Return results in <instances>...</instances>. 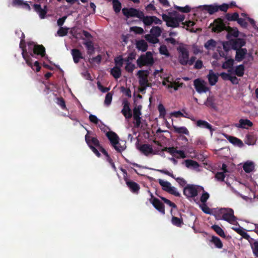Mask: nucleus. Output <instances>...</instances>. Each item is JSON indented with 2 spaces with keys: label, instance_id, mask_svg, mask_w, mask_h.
<instances>
[{
  "label": "nucleus",
  "instance_id": "1",
  "mask_svg": "<svg viewBox=\"0 0 258 258\" xmlns=\"http://www.w3.org/2000/svg\"><path fill=\"white\" fill-rule=\"evenodd\" d=\"M154 63L152 53L147 51L145 54H142L137 59L138 66L141 68L143 66H151Z\"/></svg>",
  "mask_w": 258,
  "mask_h": 258
},
{
  "label": "nucleus",
  "instance_id": "2",
  "mask_svg": "<svg viewBox=\"0 0 258 258\" xmlns=\"http://www.w3.org/2000/svg\"><path fill=\"white\" fill-rule=\"evenodd\" d=\"M202 190H203V187L201 186L188 184L184 187L183 192L187 198H191L197 197Z\"/></svg>",
  "mask_w": 258,
  "mask_h": 258
},
{
  "label": "nucleus",
  "instance_id": "3",
  "mask_svg": "<svg viewBox=\"0 0 258 258\" xmlns=\"http://www.w3.org/2000/svg\"><path fill=\"white\" fill-rule=\"evenodd\" d=\"M200 7L202 8V10L207 11L210 15H213L219 10L224 12H227L229 6L226 4H223L220 6L215 4L214 5H204Z\"/></svg>",
  "mask_w": 258,
  "mask_h": 258
},
{
  "label": "nucleus",
  "instance_id": "4",
  "mask_svg": "<svg viewBox=\"0 0 258 258\" xmlns=\"http://www.w3.org/2000/svg\"><path fill=\"white\" fill-rule=\"evenodd\" d=\"M106 136L109 140L112 146L115 149V150L117 152L121 153L125 149L124 146H120V148L117 146V145L119 144V139L118 136L115 133L112 131L108 132L106 133Z\"/></svg>",
  "mask_w": 258,
  "mask_h": 258
},
{
  "label": "nucleus",
  "instance_id": "5",
  "mask_svg": "<svg viewBox=\"0 0 258 258\" xmlns=\"http://www.w3.org/2000/svg\"><path fill=\"white\" fill-rule=\"evenodd\" d=\"M140 18L139 19L141 20L144 23L145 26H150L153 23L155 24L161 25L162 23L161 20L155 16H146L144 15V13L142 12L141 13Z\"/></svg>",
  "mask_w": 258,
  "mask_h": 258
},
{
  "label": "nucleus",
  "instance_id": "6",
  "mask_svg": "<svg viewBox=\"0 0 258 258\" xmlns=\"http://www.w3.org/2000/svg\"><path fill=\"white\" fill-rule=\"evenodd\" d=\"M220 213L222 214V219L230 223H232L236 220V218L234 215V211L232 209H221Z\"/></svg>",
  "mask_w": 258,
  "mask_h": 258
},
{
  "label": "nucleus",
  "instance_id": "7",
  "mask_svg": "<svg viewBox=\"0 0 258 258\" xmlns=\"http://www.w3.org/2000/svg\"><path fill=\"white\" fill-rule=\"evenodd\" d=\"M177 50L179 52V62L182 66H186L188 63V59H189L188 49L184 46H179Z\"/></svg>",
  "mask_w": 258,
  "mask_h": 258
},
{
  "label": "nucleus",
  "instance_id": "8",
  "mask_svg": "<svg viewBox=\"0 0 258 258\" xmlns=\"http://www.w3.org/2000/svg\"><path fill=\"white\" fill-rule=\"evenodd\" d=\"M172 12L168 13V15L166 14H163L162 15V19L166 22V25L167 27L172 28H177L179 27V24L175 18V17H172Z\"/></svg>",
  "mask_w": 258,
  "mask_h": 258
},
{
  "label": "nucleus",
  "instance_id": "9",
  "mask_svg": "<svg viewBox=\"0 0 258 258\" xmlns=\"http://www.w3.org/2000/svg\"><path fill=\"white\" fill-rule=\"evenodd\" d=\"M149 75V71L148 70H140L137 73L139 80V84L141 86L151 87V85L148 82V77Z\"/></svg>",
  "mask_w": 258,
  "mask_h": 258
},
{
  "label": "nucleus",
  "instance_id": "10",
  "mask_svg": "<svg viewBox=\"0 0 258 258\" xmlns=\"http://www.w3.org/2000/svg\"><path fill=\"white\" fill-rule=\"evenodd\" d=\"M148 192L150 193L151 196V198L149 199L150 202L153 205L154 207L157 210H158L162 214L164 215L165 211L164 204L158 199L154 197L153 194L149 190Z\"/></svg>",
  "mask_w": 258,
  "mask_h": 258
},
{
  "label": "nucleus",
  "instance_id": "11",
  "mask_svg": "<svg viewBox=\"0 0 258 258\" xmlns=\"http://www.w3.org/2000/svg\"><path fill=\"white\" fill-rule=\"evenodd\" d=\"M142 12V11L133 8H124L122 9L123 15L126 18L137 17L139 19Z\"/></svg>",
  "mask_w": 258,
  "mask_h": 258
},
{
  "label": "nucleus",
  "instance_id": "12",
  "mask_svg": "<svg viewBox=\"0 0 258 258\" xmlns=\"http://www.w3.org/2000/svg\"><path fill=\"white\" fill-rule=\"evenodd\" d=\"M194 85L199 93H205L209 90V88L206 86V82L200 79L195 80Z\"/></svg>",
  "mask_w": 258,
  "mask_h": 258
},
{
  "label": "nucleus",
  "instance_id": "13",
  "mask_svg": "<svg viewBox=\"0 0 258 258\" xmlns=\"http://www.w3.org/2000/svg\"><path fill=\"white\" fill-rule=\"evenodd\" d=\"M130 103L126 99L123 100V108L121 111V113L126 119H130L133 116L132 111L130 107Z\"/></svg>",
  "mask_w": 258,
  "mask_h": 258
},
{
  "label": "nucleus",
  "instance_id": "14",
  "mask_svg": "<svg viewBox=\"0 0 258 258\" xmlns=\"http://www.w3.org/2000/svg\"><path fill=\"white\" fill-rule=\"evenodd\" d=\"M227 27V26L224 23L223 20L218 18L214 21L212 30L214 32L219 33L224 30L226 31Z\"/></svg>",
  "mask_w": 258,
  "mask_h": 258
},
{
  "label": "nucleus",
  "instance_id": "15",
  "mask_svg": "<svg viewBox=\"0 0 258 258\" xmlns=\"http://www.w3.org/2000/svg\"><path fill=\"white\" fill-rule=\"evenodd\" d=\"M34 10L38 14L41 19H44L46 17V15L48 11L47 5H45L42 8L40 4H35L33 6Z\"/></svg>",
  "mask_w": 258,
  "mask_h": 258
},
{
  "label": "nucleus",
  "instance_id": "16",
  "mask_svg": "<svg viewBox=\"0 0 258 258\" xmlns=\"http://www.w3.org/2000/svg\"><path fill=\"white\" fill-rule=\"evenodd\" d=\"M157 171L161 173L168 175L171 177L172 178L175 179V180L179 183V184L182 187L185 186V185L186 184V181L184 178L182 177L175 178V177L174 176L172 173L170 172L169 171L166 169L157 170Z\"/></svg>",
  "mask_w": 258,
  "mask_h": 258
},
{
  "label": "nucleus",
  "instance_id": "17",
  "mask_svg": "<svg viewBox=\"0 0 258 258\" xmlns=\"http://www.w3.org/2000/svg\"><path fill=\"white\" fill-rule=\"evenodd\" d=\"M85 141L89 147L93 146L98 149L102 145L100 144L99 140L96 137H91L87 134L85 137Z\"/></svg>",
  "mask_w": 258,
  "mask_h": 258
},
{
  "label": "nucleus",
  "instance_id": "18",
  "mask_svg": "<svg viewBox=\"0 0 258 258\" xmlns=\"http://www.w3.org/2000/svg\"><path fill=\"white\" fill-rule=\"evenodd\" d=\"M252 125V122L248 119H240L239 123L235 124L236 127L246 129L249 127H251Z\"/></svg>",
  "mask_w": 258,
  "mask_h": 258
},
{
  "label": "nucleus",
  "instance_id": "19",
  "mask_svg": "<svg viewBox=\"0 0 258 258\" xmlns=\"http://www.w3.org/2000/svg\"><path fill=\"white\" fill-rule=\"evenodd\" d=\"M125 183L129 188L130 190L134 194H138L140 189V186L139 184L135 181H131L130 180H126Z\"/></svg>",
  "mask_w": 258,
  "mask_h": 258
},
{
  "label": "nucleus",
  "instance_id": "20",
  "mask_svg": "<svg viewBox=\"0 0 258 258\" xmlns=\"http://www.w3.org/2000/svg\"><path fill=\"white\" fill-rule=\"evenodd\" d=\"M232 48L234 50H237L245 45V41L242 38H236L231 41Z\"/></svg>",
  "mask_w": 258,
  "mask_h": 258
},
{
  "label": "nucleus",
  "instance_id": "21",
  "mask_svg": "<svg viewBox=\"0 0 258 258\" xmlns=\"http://www.w3.org/2000/svg\"><path fill=\"white\" fill-rule=\"evenodd\" d=\"M71 54L75 63H78L81 59L84 58L81 52L78 49L74 48L72 49Z\"/></svg>",
  "mask_w": 258,
  "mask_h": 258
},
{
  "label": "nucleus",
  "instance_id": "22",
  "mask_svg": "<svg viewBox=\"0 0 258 258\" xmlns=\"http://www.w3.org/2000/svg\"><path fill=\"white\" fill-rule=\"evenodd\" d=\"M139 150L145 155L148 156L150 154H156L153 152L152 146L149 144H143L140 146Z\"/></svg>",
  "mask_w": 258,
  "mask_h": 258
},
{
  "label": "nucleus",
  "instance_id": "23",
  "mask_svg": "<svg viewBox=\"0 0 258 258\" xmlns=\"http://www.w3.org/2000/svg\"><path fill=\"white\" fill-rule=\"evenodd\" d=\"M196 125L199 127L205 128L209 130L211 133H212L214 131V129L212 127V125L205 120L201 119L198 120L196 122Z\"/></svg>",
  "mask_w": 258,
  "mask_h": 258
},
{
  "label": "nucleus",
  "instance_id": "24",
  "mask_svg": "<svg viewBox=\"0 0 258 258\" xmlns=\"http://www.w3.org/2000/svg\"><path fill=\"white\" fill-rule=\"evenodd\" d=\"M236 50L235 59L238 62L241 61L244 58L247 50L246 48H239Z\"/></svg>",
  "mask_w": 258,
  "mask_h": 258
},
{
  "label": "nucleus",
  "instance_id": "25",
  "mask_svg": "<svg viewBox=\"0 0 258 258\" xmlns=\"http://www.w3.org/2000/svg\"><path fill=\"white\" fill-rule=\"evenodd\" d=\"M232 229L240 235L242 238L249 241L251 239L250 236L245 232V229L239 225V227H232Z\"/></svg>",
  "mask_w": 258,
  "mask_h": 258
},
{
  "label": "nucleus",
  "instance_id": "26",
  "mask_svg": "<svg viewBox=\"0 0 258 258\" xmlns=\"http://www.w3.org/2000/svg\"><path fill=\"white\" fill-rule=\"evenodd\" d=\"M83 44L85 46L87 50V54L91 55L94 54L95 52V48L93 43L91 40H88L83 42Z\"/></svg>",
  "mask_w": 258,
  "mask_h": 258
},
{
  "label": "nucleus",
  "instance_id": "27",
  "mask_svg": "<svg viewBox=\"0 0 258 258\" xmlns=\"http://www.w3.org/2000/svg\"><path fill=\"white\" fill-rule=\"evenodd\" d=\"M33 53V56L36 54L43 57L45 54V48L42 45L37 44Z\"/></svg>",
  "mask_w": 258,
  "mask_h": 258
},
{
  "label": "nucleus",
  "instance_id": "28",
  "mask_svg": "<svg viewBox=\"0 0 258 258\" xmlns=\"http://www.w3.org/2000/svg\"><path fill=\"white\" fill-rule=\"evenodd\" d=\"M208 78L209 84L211 86H213L215 85L216 83L218 82V75H216L212 70H211L208 75Z\"/></svg>",
  "mask_w": 258,
  "mask_h": 258
},
{
  "label": "nucleus",
  "instance_id": "29",
  "mask_svg": "<svg viewBox=\"0 0 258 258\" xmlns=\"http://www.w3.org/2000/svg\"><path fill=\"white\" fill-rule=\"evenodd\" d=\"M136 47L139 50L145 52L146 51L148 47L147 43L144 40H140L137 42Z\"/></svg>",
  "mask_w": 258,
  "mask_h": 258
},
{
  "label": "nucleus",
  "instance_id": "30",
  "mask_svg": "<svg viewBox=\"0 0 258 258\" xmlns=\"http://www.w3.org/2000/svg\"><path fill=\"white\" fill-rule=\"evenodd\" d=\"M171 222L174 226L178 227H181L184 224L181 217L178 218L174 216L172 217Z\"/></svg>",
  "mask_w": 258,
  "mask_h": 258
},
{
  "label": "nucleus",
  "instance_id": "31",
  "mask_svg": "<svg viewBox=\"0 0 258 258\" xmlns=\"http://www.w3.org/2000/svg\"><path fill=\"white\" fill-rule=\"evenodd\" d=\"M215 99L213 96H209L207 98L204 104L209 107L215 109L216 107L215 104Z\"/></svg>",
  "mask_w": 258,
  "mask_h": 258
},
{
  "label": "nucleus",
  "instance_id": "32",
  "mask_svg": "<svg viewBox=\"0 0 258 258\" xmlns=\"http://www.w3.org/2000/svg\"><path fill=\"white\" fill-rule=\"evenodd\" d=\"M110 74L116 79L119 78L121 75L120 68L117 66L113 67L110 70Z\"/></svg>",
  "mask_w": 258,
  "mask_h": 258
},
{
  "label": "nucleus",
  "instance_id": "33",
  "mask_svg": "<svg viewBox=\"0 0 258 258\" xmlns=\"http://www.w3.org/2000/svg\"><path fill=\"white\" fill-rule=\"evenodd\" d=\"M172 127L174 129L175 133L178 134H183L186 135H189V132L188 130L185 126L177 127L172 124Z\"/></svg>",
  "mask_w": 258,
  "mask_h": 258
},
{
  "label": "nucleus",
  "instance_id": "34",
  "mask_svg": "<svg viewBox=\"0 0 258 258\" xmlns=\"http://www.w3.org/2000/svg\"><path fill=\"white\" fill-rule=\"evenodd\" d=\"M210 241L213 243L217 248L221 249L223 247V243L220 239L215 236H213Z\"/></svg>",
  "mask_w": 258,
  "mask_h": 258
},
{
  "label": "nucleus",
  "instance_id": "35",
  "mask_svg": "<svg viewBox=\"0 0 258 258\" xmlns=\"http://www.w3.org/2000/svg\"><path fill=\"white\" fill-rule=\"evenodd\" d=\"M150 32L151 34L158 38L162 32V29L159 26H153Z\"/></svg>",
  "mask_w": 258,
  "mask_h": 258
},
{
  "label": "nucleus",
  "instance_id": "36",
  "mask_svg": "<svg viewBox=\"0 0 258 258\" xmlns=\"http://www.w3.org/2000/svg\"><path fill=\"white\" fill-rule=\"evenodd\" d=\"M185 163V166L187 168L192 167L194 169H196L199 167V163L194 160L191 159H187L184 161Z\"/></svg>",
  "mask_w": 258,
  "mask_h": 258
},
{
  "label": "nucleus",
  "instance_id": "37",
  "mask_svg": "<svg viewBox=\"0 0 258 258\" xmlns=\"http://www.w3.org/2000/svg\"><path fill=\"white\" fill-rule=\"evenodd\" d=\"M234 74L238 77H242L244 74V66L240 64L235 67Z\"/></svg>",
  "mask_w": 258,
  "mask_h": 258
},
{
  "label": "nucleus",
  "instance_id": "38",
  "mask_svg": "<svg viewBox=\"0 0 258 258\" xmlns=\"http://www.w3.org/2000/svg\"><path fill=\"white\" fill-rule=\"evenodd\" d=\"M145 38L149 43L152 44H156L159 42V39L156 38L155 36H153L151 33L145 35Z\"/></svg>",
  "mask_w": 258,
  "mask_h": 258
},
{
  "label": "nucleus",
  "instance_id": "39",
  "mask_svg": "<svg viewBox=\"0 0 258 258\" xmlns=\"http://www.w3.org/2000/svg\"><path fill=\"white\" fill-rule=\"evenodd\" d=\"M211 228L220 236L223 238H225L226 236L225 235L224 232L219 226L217 225H213L212 226Z\"/></svg>",
  "mask_w": 258,
  "mask_h": 258
},
{
  "label": "nucleus",
  "instance_id": "40",
  "mask_svg": "<svg viewBox=\"0 0 258 258\" xmlns=\"http://www.w3.org/2000/svg\"><path fill=\"white\" fill-rule=\"evenodd\" d=\"M216 44L215 40L211 39L205 43L204 46L207 50L213 49L216 47Z\"/></svg>",
  "mask_w": 258,
  "mask_h": 258
},
{
  "label": "nucleus",
  "instance_id": "41",
  "mask_svg": "<svg viewBox=\"0 0 258 258\" xmlns=\"http://www.w3.org/2000/svg\"><path fill=\"white\" fill-rule=\"evenodd\" d=\"M226 31L228 32L229 35L232 36L234 37H237L239 35V31L236 28H232L230 26H227Z\"/></svg>",
  "mask_w": 258,
  "mask_h": 258
},
{
  "label": "nucleus",
  "instance_id": "42",
  "mask_svg": "<svg viewBox=\"0 0 258 258\" xmlns=\"http://www.w3.org/2000/svg\"><path fill=\"white\" fill-rule=\"evenodd\" d=\"M158 182L160 185L162 187V189L167 192L168 191L171 187V184L168 181H165L162 179H159Z\"/></svg>",
  "mask_w": 258,
  "mask_h": 258
},
{
  "label": "nucleus",
  "instance_id": "43",
  "mask_svg": "<svg viewBox=\"0 0 258 258\" xmlns=\"http://www.w3.org/2000/svg\"><path fill=\"white\" fill-rule=\"evenodd\" d=\"M254 168V165L252 162H245L243 165V169L246 173H250Z\"/></svg>",
  "mask_w": 258,
  "mask_h": 258
},
{
  "label": "nucleus",
  "instance_id": "44",
  "mask_svg": "<svg viewBox=\"0 0 258 258\" xmlns=\"http://www.w3.org/2000/svg\"><path fill=\"white\" fill-rule=\"evenodd\" d=\"M69 28L67 27H60L57 31L55 36H58L59 37H63L66 36L68 33Z\"/></svg>",
  "mask_w": 258,
  "mask_h": 258
},
{
  "label": "nucleus",
  "instance_id": "45",
  "mask_svg": "<svg viewBox=\"0 0 258 258\" xmlns=\"http://www.w3.org/2000/svg\"><path fill=\"white\" fill-rule=\"evenodd\" d=\"M228 140L230 143L235 145H237L239 147H241L243 145L242 142L236 137L230 136L228 138Z\"/></svg>",
  "mask_w": 258,
  "mask_h": 258
},
{
  "label": "nucleus",
  "instance_id": "46",
  "mask_svg": "<svg viewBox=\"0 0 258 258\" xmlns=\"http://www.w3.org/2000/svg\"><path fill=\"white\" fill-rule=\"evenodd\" d=\"M234 64V60L232 58L227 60L223 63L222 68L224 69H232Z\"/></svg>",
  "mask_w": 258,
  "mask_h": 258
},
{
  "label": "nucleus",
  "instance_id": "47",
  "mask_svg": "<svg viewBox=\"0 0 258 258\" xmlns=\"http://www.w3.org/2000/svg\"><path fill=\"white\" fill-rule=\"evenodd\" d=\"M225 17L226 19L228 21H237L239 18V15L237 13L235 12L231 14L230 13H227L226 14Z\"/></svg>",
  "mask_w": 258,
  "mask_h": 258
},
{
  "label": "nucleus",
  "instance_id": "48",
  "mask_svg": "<svg viewBox=\"0 0 258 258\" xmlns=\"http://www.w3.org/2000/svg\"><path fill=\"white\" fill-rule=\"evenodd\" d=\"M174 8L178 10V11L182 12V13H188L190 12L191 9L188 5H186V6L184 7H179L176 5L174 6Z\"/></svg>",
  "mask_w": 258,
  "mask_h": 258
},
{
  "label": "nucleus",
  "instance_id": "49",
  "mask_svg": "<svg viewBox=\"0 0 258 258\" xmlns=\"http://www.w3.org/2000/svg\"><path fill=\"white\" fill-rule=\"evenodd\" d=\"M172 15L174 16L176 19L178 23L179 24L180 22H183L185 19V16L184 15H180L175 11L172 12Z\"/></svg>",
  "mask_w": 258,
  "mask_h": 258
},
{
  "label": "nucleus",
  "instance_id": "50",
  "mask_svg": "<svg viewBox=\"0 0 258 258\" xmlns=\"http://www.w3.org/2000/svg\"><path fill=\"white\" fill-rule=\"evenodd\" d=\"M167 205H169L170 207H172V208H174V209H177V206L175 204H174V203L172 202L171 201H170L169 200L163 197H161V196H158Z\"/></svg>",
  "mask_w": 258,
  "mask_h": 258
},
{
  "label": "nucleus",
  "instance_id": "51",
  "mask_svg": "<svg viewBox=\"0 0 258 258\" xmlns=\"http://www.w3.org/2000/svg\"><path fill=\"white\" fill-rule=\"evenodd\" d=\"M112 99V94L110 92L107 93L105 96L104 104L106 106L110 105Z\"/></svg>",
  "mask_w": 258,
  "mask_h": 258
},
{
  "label": "nucleus",
  "instance_id": "52",
  "mask_svg": "<svg viewBox=\"0 0 258 258\" xmlns=\"http://www.w3.org/2000/svg\"><path fill=\"white\" fill-rule=\"evenodd\" d=\"M160 117L164 118L166 115V112L165 108L162 104H159L158 106Z\"/></svg>",
  "mask_w": 258,
  "mask_h": 258
},
{
  "label": "nucleus",
  "instance_id": "53",
  "mask_svg": "<svg viewBox=\"0 0 258 258\" xmlns=\"http://www.w3.org/2000/svg\"><path fill=\"white\" fill-rule=\"evenodd\" d=\"M226 174L224 172H217L215 175V177L218 181H224V178L226 177Z\"/></svg>",
  "mask_w": 258,
  "mask_h": 258
},
{
  "label": "nucleus",
  "instance_id": "54",
  "mask_svg": "<svg viewBox=\"0 0 258 258\" xmlns=\"http://www.w3.org/2000/svg\"><path fill=\"white\" fill-rule=\"evenodd\" d=\"M56 103L62 109H66V102L62 97L57 98Z\"/></svg>",
  "mask_w": 258,
  "mask_h": 258
},
{
  "label": "nucleus",
  "instance_id": "55",
  "mask_svg": "<svg viewBox=\"0 0 258 258\" xmlns=\"http://www.w3.org/2000/svg\"><path fill=\"white\" fill-rule=\"evenodd\" d=\"M28 51L30 53V55L33 57V51L35 46L37 44H35L33 42H28Z\"/></svg>",
  "mask_w": 258,
  "mask_h": 258
},
{
  "label": "nucleus",
  "instance_id": "56",
  "mask_svg": "<svg viewBox=\"0 0 258 258\" xmlns=\"http://www.w3.org/2000/svg\"><path fill=\"white\" fill-rule=\"evenodd\" d=\"M135 68L136 66L134 64H133L131 62L126 63L125 70L126 72L128 73H133V71L135 69Z\"/></svg>",
  "mask_w": 258,
  "mask_h": 258
},
{
  "label": "nucleus",
  "instance_id": "57",
  "mask_svg": "<svg viewBox=\"0 0 258 258\" xmlns=\"http://www.w3.org/2000/svg\"><path fill=\"white\" fill-rule=\"evenodd\" d=\"M142 108V106L141 105H139L138 106H135L133 109V116H140L141 115V109Z\"/></svg>",
  "mask_w": 258,
  "mask_h": 258
},
{
  "label": "nucleus",
  "instance_id": "58",
  "mask_svg": "<svg viewBox=\"0 0 258 258\" xmlns=\"http://www.w3.org/2000/svg\"><path fill=\"white\" fill-rule=\"evenodd\" d=\"M102 56L101 55L99 54L96 57H94L92 58L89 59V62L90 63H93L94 62H96L97 64H99L101 61Z\"/></svg>",
  "mask_w": 258,
  "mask_h": 258
},
{
  "label": "nucleus",
  "instance_id": "59",
  "mask_svg": "<svg viewBox=\"0 0 258 258\" xmlns=\"http://www.w3.org/2000/svg\"><path fill=\"white\" fill-rule=\"evenodd\" d=\"M251 248L254 256L258 257V242L254 241L251 245Z\"/></svg>",
  "mask_w": 258,
  "mask_h": 258
},
{
  "label": "nucleus",
  "instance_id": "60",
  "mask_svg": "<svg viewBox=\"0 0 258 258\" xmlns=\"http://www.w3.org/2000/svg\"><path fill=\"white\" fill-rule=\"evenodd\" d=\"M203 190V193L202 194L201 197L200 201L203 204H204L207 202V200L209 198L210 195L207 192L205 191L204 189Z\"/></svg>",
  "mask_w": 258,
  "mask_h": 258
},
{
  "label": "nucleus",
  "instance_id": "61",
  "mask_svg": "<svg viewBox=\"0 0 258 258\" xmlns=\"http://www.w3.org/2000/svg\"><path fill=\"white\" fill-rule=\"evenodd\" d=\"M114 61L116 66H118L117 67H119L120 68L122 66L123 63L124 62V58H123L121 56L115 58L114 59Z\"/></svg>",
  "mask_w": 258,
  "mask_h": 258
},
{
  "label": "nucleus",
  "instance_id": "62",
  "mask_svg": "<svg viewBox=\"0 0 258 258\" xmlns=\"http://www.w3.org/2000/svg\"><path fill=\"white\" fill-rule=\"evenodd\" d=\"M159 52L161 54L165 55L166 56H169V53L168 51L167 47L164 45H161L159 48Z\"/></svg>",
  "mask_w": 258,
  "mask_h": 258
},
{
  "label": "nucleus",
  "instance_id": "63",
  "mask_svg": "<svg viewBox=\"0 0 258 258\" xmlns=\"http://www.w3.org/2000/svg\"><path fill=\"white\" fill-rule=\"evenodd\" d=\"M136 54L135 52H131L128 55L127 57L124 58V61L125 62H131L130 61L135 59Z\"/></svg>",
  "mask_w": 258,
  "mask_h": 258
},
{
  "label": "nucleus",
  "instance_id": "64",
  "mask_svg": "<svg viewBox=\"0 0 258 258\" xmlns=\"http://www.w3.org/2000/svg\"><path fill=\"white\" fill-rule=\"evenodd\" d=\"M200 207L206 214H210L211 213V209L208 207L206 203L203 204L200 206Z\"/></svg>",
  "mask_w": 258,
  "mask_h": 258
}]
</instances>
